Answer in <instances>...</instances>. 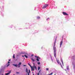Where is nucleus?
<instances>
[{
  "instance_id": "obj_1",
  "label": "nucleus",
  "mask_w": 75,
  "mask_h": 75,
  "mask_svg": "<svg viewBox=\"0 0 75 75\" xmlns=\"http://www.w3.org/2000/svg\"><path fill=\"white\" fill-rule=\"evenodd\" d=\"M48 6V4H45L44 6H43L42 7V8H45L47 7Z\"/></svg>"
},
{
  "instance_id": "obj_2",
  "label": "nucleus",
  "mask_w": 75,
  "mask_h": 75,
  "mask_svg": "<svg viewBox=\"0 0 75 75\" xmlns=\"http://www.w3.org/2000/svg\"><path fill=\"white\" fill-rule=\"evenodd\" d=\"M55 45H54L53 46V50H54V52H56V47H55Z\"/></svg>"
},
{
  "instance_id": "obj_3",
  "label": "nucleus",
  "mask_w": 75,
  "mask_h": 75,
  "mask_svg": "<svg viewBox=\"0 0 75 75\" xmlns=\"http://www.w3.org/2000/svg\"><path fill=\"white\" fill-rule=\"evenodd\" d=\"M63 15H64V16H68V15L67 13L65 12H63Z\"/></svg>"
},
{
  "instance_id": "obj_4",
  "label": "nucleus",
  "mask_w": 75,
  "mask_h": 75,
  "mask_svg": "<svg viewBox=\"0 0 75 75\" xmlns=\"http://www.w3.org/2000/svg\"><path fill=\"white\" fill-rule=\"evenodd\" d=\"M57 61L58 64L60 65H61V63H60V62H59V60L57 59Z\"/></svg>"
},
{
  "instance_id": "obj_5",
  "label": "nucleus",
  "mask_w": 75,
  "mask_h": 75,
  "mask_svg": "<svg viewBox=\"0 0 75 75\" xmlns=\"http://www.w3.org/2000/svg\"><path fill=\"white\" fill-rule=\"evenodd\" d=\"M21 64V62H20L19 64H18V68H20V65Z\"/></svg>"
},
{
  "instance_id": "obj_6",
  "label": "nucleus",
  "mask_w": 75,
  "mask_h": 75,
  "mask_svg": "<svg viewBox=\"0 0 75 75\" xmlns=\"http://www.w3.org/2000/svg\"><path fill=\"white\" fill-rule=\"evenodd\" d=\"M31 68L32 71H34V69L33 67H32V66H31Z\"/></svg>"
},
{
  "instance_id": "obj_7",
  "label": "nucleus",
  "mask_w": 75,
  "mask_h": 75,
  "mask_svg": "<svg viewBox=\"0 0 75 75\" xmlns=\"http://www.w3.org/2000/svg\"><path fill=\"white\" fill-rule=\"evenodd\" d=\"M33 68L34 69H36V70H37V67H36V66H33Z\"/></svg>"
},
{
  "instance_id": "obj_8",
  "label": "nucleus",
  "mask_w": 75,
  "mask_h": 75,
  "mask_svg": "<svg viewBox=\"0 0 75 75\" xmlns=\"http://www.w3.org/2000/svg\"><path fill=\"white\" fill-rule=\"evenodd\" d=\"M54 52V55L55 57H56V52Z\"/></svg>"
},
{
  "instance_id": "obj_9",
  "label": "nucleus",
  "mask_w": 75,
  "mask_h": 75,
  "mask_svg": "<svg viewBox=\"0 0 75 75\" xmlns=\"http://www.w3.org/2000/svg\"><path fill=\"white\" fill-rule=\"evenodd\" d=\"M10 73H11V71H10V72H9V73H6L5 74V75H9V74H10Z\"/></svg>"
},
{
  "instance_id": "obj_10",
  "label": "nucleus",
  "mask_w": 75,
  "mask_h": 75,
  "mask_svg": "<svg viewBox=\"0 0 75 75\" xmlns=\"http://www.w3.org/2000/svg\"><path fill=\"white\" fill-rule=\"evenodd\" d=\"M62 42H63L62 41H61V42H60V47H61V46L62 45Z\"/></svg>"
},
{
  "instance_id": "obj_11",
  "label": "nucleus",
  "mask_w": 75,
  "mask_h": 75,
  "mask_svg": "<svg viewBox=\"0 0 75 75\" xmlns=\"http://www.w3.org/2000/svg\"><path fill=\"white\" fill-rule=\"evenodd\" d=\"M31 60H32V61L33 62H34L35 61V60L33 59V58H31Z\"/></svg>"
},
{
  "instance_id": "obj_12",
  "label": "nucleus",
  "mask_w": 75,
  "mask_h": 75,
  "mask_svg": "<svg viewBox=\"0 0 75 75\" xmlns=\"http://www.w3.org/2000/svg\"><path fill=\"white\" fill-rule=\"evenodd\" d=\"M13 65L14 66H15V67H17V64H13Z\"/></svg>"
},
{
  "instance_id": "obj_13",
  "label": "nucleus",
  "mask_w": 75,
  "mask_h": 75,
  "mask_svg": "<svg viewBox=\"0 0 75 75\" xmlns=\"http://www.w3.org/2000/svg\"><path fill=\"white\" fill-rule=\"evenodd\" d=\"M57 43V42L56 41V40H55L54 42V45H55V43Z\"/></svg>"
},
{
  "instance_id": "obj_14",
  "label": "nucleus",
  "mask_w": 75,
  "mask_h": 75,
  "mask_svg": "<svg viewBox=\"0 0 75 75\" xmlns=\"http://www.w3.org/2000/svg\"><path fill=\"white\" fill-rule=\"evenodd\" d=\"M61 61L63 65H64V63L63 62V61L62 60V59Z\"/></svg>"
},
{
  "instance_id": "obj_15",
  "label": "nucleus",
  "mask_w": 75,
  "mask_h": 75,
  "mask_svg": "<svg viewBox=\"0 0 75 75\" xmlns=\"http://www.w3.org/2000/svg\"><path fill=\"white\" fill-rule=\"evenodd\" d=\"M26 72L27 73H28V69H27V68H26Z\"/></svg>"
},
{
  "instance_id": "obj_16",
  "label": "nucleus",
  "mask_w": 75,
  "mask_h": 75,
  "mask_svg": "<svg viewBox=\"0 0 75 75\" xmlns=\"http://www.w3.org/2000/svg\"><path fill=\"white\" fill-rule=\"evenodd\" d=\"M53 74V73L51 72L50 74H49L47 75H52Z\"/></svg>"
},
{
  "instance_id": "obj_17",
  "label": "nucleus",
  "mask_w": 75,
  "mask_h": 75,
  "mask_svg": "<svg viewBox=\"0 0 75 75\" xmlns=\"http://www.w3.org/2000/svg\"><path fill=\"white\" fill-rule=\"evenodd\" d=\"M24 56L25 57V58H28V57L25 55H24Z\"/></svg>"
},
{
  "instance_id": "obj_18",
  "label": "nucleus",
  "mask_w": 75,
  "mask_h": 75,
  "mask_svg": "<svg viewBox=\"0 0 75 75\" xmlns=\"http://www.w3.org/2000/svg\"><path fill=\"white\" fill-rule=\"evenodd\" d=\"M13 58H15V54H14L13 56Z\"/></svg>"
},
{
  "instance_id": "obj_19",
  "label": "nucleus",
  "mask_w": 75,
  "mask_h": 75,
  "mask_svg": "<svg viewBox=\"0 0 75 75\" xmlns=\"http://www.w3.org/2000/svg\"><path fill=\"white\" fill-rule=\"evenodd\" d=\"M67 69H69V67L68 66H67Z\"/></svg>"
},
{
  "instance_id": "obj_20",
  "label": "nucleus",
  "mask_w": 75,
  "mask_h": 75,
  "mask_svg": "<svg viewBox=\"0 0 75 75\" xmlns=\"http://www.w3.org/2000/svg\"><path fill=\"white\" fill-rule=\"evenodd\" d=\"M36 60L37 61H40L38 58H37Z\"/></svg>"
},
{
  "instance_id": "obj_21",
  "label": "nucleus",
  "mask_w": 75,
  "mask_h": 75,
  "mask_svg": "<svg viewBox=\"0 0 75 75\" xmlns=\"http://www.w3.org/2000/svg\"><path fill=\"white\" fill-rule=\"evenodd\" d=\"M73 69H75V65H74L73 66Z\"/></svg>"
},
{
  "instance_id": "obj_22",
  "label": "nucleus",
  "mask_w": 75,
  "mask_h": 75,
  "mask_svg": "<svg viewBox=\"0 0 75 75\" xmlns=\"http://www.w3.org/2000/svg\"><path fill=\"white\" fill-rule=\"evenodd\" d=\"M40 67H38V70H40Z\"/></svg>"
},
{
  "instance_id": "obj_23",
  "label": "nucleus",
  "mask_w": 75,
  "mask_h": 75,
  "mask_svg": "<svg viewBox=\"0 0 75 75\" xmlns=\"http://www.w3.org/2000/svg\"><path fill=\"white\" fill-rule=\"evenodd\" d=\"M40 17H39V16H38V17H37V19H40Z\"/></svg>"
},
{
  "instance_id": "obj_24",
  "label": "nucleus",
  "mask_w": 75,
  "mask_h": 75,
  "mask_svg": "<svg viewBox=\"0 0 75 75\" xmlns=\"http://www.w3.org/2000/svg\"><path fill=\"white\" fill-rule=\"evenodd\" d=\"M35 57L36 58H38L39 57L38 56L37 57L36 56H35Z\"/></svg>"
},
{
  "instance_id": "obj_25",
  "label": "nucleus",
  "mask_w": 75,
  "mask_h": 75,
  "mask_svg": "<svg viewBox=\"0 0 75 75\" xmlns=\"http://www.w3.org/2000/svg\"><path fill=\"white\" fill-rule=\"evenodd\" d=\"M28 73H30V69L29 70V72H28Z\"/></svg>"
},
{
  "instance_id": "obj_26",
  "label": "nucleus",
  "mask_w": 75,
  "mask_h": 75,
  "mask_svg": "<svg viewBox=\"0 0 75 75\" xmlns=\"http://www.w3.org/2000/svg\"><path fill=\"white\" fill-rule=\"evenodd\" d=\"M38 65H39V64H40V62H38Z\"/></svg>"
},
{
  "instance_id": "obj_27",
  "label": "nucleus",
  "mask_w": 75,
  "mask_h": 75,
  "mask_svg": "<svg viewBox=\"0 0 75 75\" xmlns=\"http://www.w3.org/2000/svg\"><path fill=\"white\" fill-rule=\"evenodd\" d=\"M28 65H29V66H30V67H31V66L30 65V64L28 63Z\"/></svg>"
},
{
  "instance_id": "obj_28",
  "label": "nucleus",
  "mask_w": 75,
  "mask_h": 75,
  "mask_svg": "<svg viewBox=\"0 0 75 75\" xmlns=\"http://www.w3.org/2000/svg\"><path fill=\"white\" fill-rule=\"evenodd\" d=\"M49 69L48 68H47L46 69V71H48L49 70Z\"/></svg>"
},
{
  "instance_id": "obj_29",
  "label": "nucleus",
  "mask_w": 75,
  "mask_h": 75,
  "mask_svg": "<svg viewBox=\"0 0 75 75\" xmlns=\"http://www.w3.org/2000/svg\"><path fill=\"white\" fill-rule=\"evenodd\" d=\"M9 65H10V64H8V65H7V67H8V66H9Z\"/></svg>"
},
{
  "instance_id": "obj_30",
  "label": "nucleus",
  "mask_w": 75,
  "mask_h": 75,
  "mask_svg": "<svg viewBox=\"0 0 75 75\" xmlns=\"http://www.w3.org/2000/svg\"><path fill=\"white\" fill-rule=\"evenodd\" d=\"M16 74H19V72H16Z\"/></svg>"
},
{
  "instance_id": "obj_31",
  "label": "nucleus",
  "mask_w": 75,
  "mask_h": 75,
  "mask_svg": "<svg viewBox=\"0 0 75 75\" xmlns=\"http://www.w3.org/2000/svg\"><path fill=\"white\" fill-rule=\"evenodd\" d=\"M28 75H30V73H28Z\"/></svg>"
},
{
  "instance_id": "obj_32",
  "label": "nucleus",
  "mask_w": 75,
  "mask_h": 75,
  "mask_svg": "<svg viewBox=\"0 0 75 75\" xmlns=\"http://www.w3.org/2000/svg\"><path fill=\"white\" fill-rule=\"evenodd\" d=\"M8 64H10V63L9 62H8Z\"/></svg>"
},
{
  "instance_id": "obj_33",
  "label": "nucleus",
  "mask_w": 75,
  "mask_h": 75,
  "mask_svg": "<svg viewBox=\"0 0 75 75\" xmlns=\"http://www.w3.org/2000/svg\"><path fill=\"white\" fill-rule=\"evenodd\" d=\"M33 64L34 66H35V63H33Z\"/></svg>"
},
{
  "instance_id": "obj_34",
  "label": "nucleus",
  "mask_w": 75,
  "mask_h": 75,
  "mask_svg": "<svg viewBox=\"0 0 75 75\" xmlns=\"http://www.w3.org/2000/svg\"><path fill=\"white\" fill-rule=\"evenodd\" d=\"M39 74H40V73H38V75H39Z\"/></svg>"
},
{
  "instance_id": "obj_35",
  "label": "nucleus",
  "mask_w": 75,
  "mask_h": 75,
  "mask_svg": "<svg viewBox=\"0 0 75 75\" xmlns=\"http://www.w3.org/2000/svg\"><path fill=\"white\" fill-rule=\"evenodd\" d=\"M24 67H26V65H23Z\"/></svg>"
},
{
  "instance_id": "obj_36",
  "label": "nucleus",
  "mask_w": 75,
  "mask_h": 75,
  "mask_svg": "<svg viewBox=\"0 0 75 75\" xmlns=\"http://www.w3.org/2000/svg\"><path fill=\"white\" fill-rule=\"evenodd\" d=\"M8 61H10V59H9Z\"/></svg>"
},
{
  "instance_id": "obj_37",
  "label": "nucleus",
  "mask_w": 75,
  "mask_h": 75,
  "mask_svg": "<svg viewBox=\"0 0 75 75\" xmlns=\"http://www.w3.org/2000/svg\"><path fill=\"white\" fill-rule=\"evenodd\" d=\"M48 19H49V18H48L47 19V20H48Z\"/></svg>"
},
{
  "instance_id": "obj_38",
  "label": "nucleus",
  "mask_w": 75,
  "mask_h": 75,
  "mask_svg": "<svg viewBox=\"0 0 75 75\" xmlns=\"http://www.w3.org/2000/svg\"><path fill=\"white\" fill-rule=\"evenodd\" d=\"M22 57H24V56H22Z\"/></svg>"
},
{
  "instance_id": "obj_39",
  "label": "nucleus",
  "mask_w": 75,
  "mask_h": 75,
  "mask_svg": "<svg viewBox=\"0 0 75 75\" xmlns=\"http://www.w3.org/2000/svg\"><path fill=\"white\" fill-rule=\"evenodd\" d=\"M38 58H39V59H41V58H40V57H39H39Z\"/></svg>"
},
{
  "instance_id": "obj_40",
  "label": "nucleus",
  "mask_w": 75,
  "mask_h": 75,
  "mask_svg": "<svg viewBox=\"0 0 75 75\" xmlns=\"http://www.w3.org/2000/svg\"><path fill=\"white\" fill-rule=\"evenodd\" d=\"M32 56H33V54H32Z\"/></svg>"
},
{
  "instance_id": "obj_41",
  "label": "nucleus",
  "mask_w": 75,
  "mask_h": 75,
  "mask_svg": "<svg viewBox=\"0 0 75 75\" xmlns=\"http://www.w3.org/2000/svg\"><path fill=\"white\" fill-rule=\"evenodd\" d=\"M40 72V71H39V72Z\"/></svg>"
},
{
  "instance_id": "obj_42",
  "label": "nucleus",
  "mask_w": 75,
  "mask_h": 75,
  "mask_svg": "<svg viewBox=\"0 0 75 75\" xmlns=\"http://www.w3.org/2000/svg\"><path fill=\"white\" fill-rule=\"evenodd\" d=\"M56 75V74H54V75Z\"/></svg>"
},
{
  "instance_id": "obj_43",
  "label": "nucleus",
  "mask_w": 75,
  "mask_h": 75,
  "mask_svg": "<svg viewBox=\"0 0 75 75\" xmlns=\"http://www.w3.org/2000/svg\"><path fill=\"white\" fill-rule=\"evenodd\" d=\"M33 75H34V74H33Z\"/></svg>"
},
{
  "instance_id": "obj_44",
  "label": "nucleus",
  "mask_w": 75,
  "mask_h": 75,
  "mask_svg": "<svg viewBox=\"0 0 75 75\" xmlns=\"http://www.w3.org/2000/svg\"><path fill=\"white\" fill-rule=\"evenodd\" d=\"M13 75H15V74H13Z\"/></svg>"
}]
</instances>
